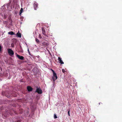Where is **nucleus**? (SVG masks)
<instances>
[{"mask_svg": "<svg viewBox=\"0 0 122 122\" xmlns=\"http://www.w3.org/2000/svg\"><path fill=\"white\" fill-rule=\"evenodd\" d=\"M35 92H37L39 94H41L42 93V91L40 88L37 87Z\"/></svg>", "mask_w": 122, "mask_h": 122, "instance_id": "20e7f679", "label": "nucleus"}, {"mask_svg": "<svg viewBox=\"0 0 122 122\" xmlns=\"http://www.w3.org/2000/svg\"><path fill=\"white\" fill-rule=\"evenodd\" d=\"M17 36L19 37H20L21 36V34L20 33H18L16 34Z\"/></svg>", "mask_w": 122, "mask_h": 122, "instance_id": "9d476101", "label": "nucleus"}, {"mask_svg": "<svg viewBox=\"0 0 122 122\" xmlns=\"http://www.w3.org/2000/svg\"><path fill=\"white\" fill-rule=\"evenodd\" d=\"M58 61L61 64H64V62L62 60L61 58L59 57H58Z\"/></svg>", "mask_w": 122, "mask_h": 122, "instance_id": "423d86ee", "label": "nucleus"}, {"mask_svg": "<svg viewBox=\"0 0 122 122\" xmlns=\"http://www.w3.org/2000/svg\"><path fill=\"white\" fill-rule=\"evenodd\" d=\"M10 95L9 96H7V97H10Z\"/></svg>", "mask_w": 122, "mask_h": 122, "instance_id": "412c9836", "label": "nucleus"}, {"mask_svg": "<svg viewBox=\"0 0 122 122\" xmlns=\"http://www.w3.org/2000/svg\"><path fill=\"white\" fill-rule=\"evenodd\" d=\"M52 70L53 72V76L52 78L53 81H54L56 80L57 79V77L56 73L53 70Z\"/></svg>", "mask_w": 122, "mask_h": 122, "instance_id": "f257e3e1", "label": "nucleus"}, {"mask_svg": "<svg viewBox=\"0 0 122 122\" xmlns=\"http://www.w3.org/2000/svg\"><path fill=\"white\" fill-rule=\"evenodd\" d=\"M33 7L35 10H36L37 9V8L38 7V4L36 2H34L33 4Z\"/></svg>", "mask_w": 122, "mask_h": 122, "instance_id": "7ed1b4c3", "label": "nucleus"}, {"mask_svg": "<svg viewBox=\"0 0 122 122\" xmlns=\"http://www.w3.org/2000/svg\"><path fill=\"white\" fill-rule=\"evenodd\" d=\"M100 103H99V105H100Z\"/></svg>", "mask_w": 122, "mask_h": 122, "instance_id": "4be33fe9", "label": "nucleus"}, {"mask_svg": "<svg viewBox=\"0 0 122 122\" xmlns=\"http://www.w3.org/2000/svg\"><path fill=\"white\" fill-rule=\"evenodd\" d=\"M15 114H16L15 112Z\"/></svg>", "mask_w": 122, "mask_h": 122, "instance_id": "5701e85b", "label": "nucleus"}, {"mask_svg": "<svg viewBox=\"0 0 122 122\" xmlns=\"http://www.w3.org/2000/svg\"><path fill=\"white\" fill-rule=\"evenodd\" d=\"M42 44L44 46H48V44L46 42H44L42 43Z\"/></svg>", "mask_w": 122, "mask_h": 122, "instance_id": "1a4fd4ad", "label": "nucleus"}, {"mask_svg": "<svg viewBox=\"0 0 122 122\" xmlns=\"http://www.w3.org/2000/svg\"><path fill=\"white\" fill-rule=\"evenodd\" d=\"M23 11V9L22 8H21L20 10V15H21V13H22Z\"/></svg>", "mask_w": 122, "mask_h": 122, "instance_id": "f8f14e48", "label": "nucleus"}, {"mask_svg": "<svg viewBox=\"0 0 122 122\" xmlns=\"http://www.w3.org/2000/svg\"><path fill=\"white\" fill-rule=\"evenodd\" d=\"M70 110H69V111L68 112V115H69V116H70Z\"/></svg>", "mask_w": 122, "mask_h": 122, "instance_id": "a211bd4d", "label": "nucleus"}, {"mask_svg": "<svg viewBox=\"0 0 122 122\" xmlns=\"http://www.w3.org/2000/svg\"><path fill=\"white\" fill-rule=\"evenodd\" d=\"M16 56L20 60H23L24 59V58L23 56H21L18 54H17Z\"/></svg>", "mask_w": 122, "mask_h": 122, "instance_id": "39448f33", "label": "nucleus"}, {"mask_svg": "<svg viewBox=\"0 0 122 122\" xmlns=\"http://www.w3.org/2000/svg\"><path fill=\"white\" fill-rule=\"evenodd\" d=\"M62 70L63 73H64L66 71L64 69H62Z\"/></svg>", "mask_w": 122, "mask_h": 122, "instance_id": "2eb2a0df", "label": "nucleus"}, {"mask_svg": "<svg viewBox=\"0 0 122 122\" xmlns=\"http://www.w3.org/2000/svg\"><path fill=\"white\" fill-rule=\"evenodd\" d=\"M21 122L20 120H19L18 121H15V122Z\"/></svg>", "mask_w": 122, "mask_h": 122, "instance_id": "f3484780", "label": "nucleus"}, {"mask_svg": "<svg viewBox=\"0 0 122 122\" xmlns=\"http://www.w3.org/2000/svg\"><path fill=\"white\" fill-rule=\"evenodd\" d=\"M54 117L55 119H56L57 118L56 115L55 114H54Z\"/></svg>", "mask_w": 122, "mask_h": 122, "instance_id": "4468645a", "label": "nucleus"}, {"mask_svg": "<svg viewBox=\"0 0 122 122\" xmlns=\"http://www.w3.org/2000/svg\"><path fill=\"white\" fill-rule=\"evenodd\" d=\"M27 89L29 92H31L33 90V88L30 86H27Z\"/></svg>", "mask_w": 122, "mask_h": 122, "instance_id": "0eeeda50", "label": "nucleus"}, {"mask_svg": "<svg viewBox=\"0 0 122 122\" xmlns=\"http://www.w3.org/2000/svg\"><path fill=\"white\" fill-rule=\"evenodd\" d=\"M8 52L9 54L11 56H12L14 54L13 51L11 49H9L8 50Z\"/></svg>", "mask_w": 122, "mask_h": 122, "instance_id": "f03ea898", "label": "nucleus"}, {"mask_svg": "<svg viewBox=\"0 0 122 122\" xmlns=\"http://www.w3.org/2000/svg\"><path fill=\"white\" fill-rule=\"evenodd\" d=\"M2 47L0 45V51L1 50Z\"/></svg>", "mask_w": 122, "mask_h": 122, "instance_id": "6ab92c4d", "label": "nucleus"}, {"mask_svg": "<svg viewBox=\"0 0 122 122\" xmlns=\"http://www.w3.org/2000/svg\"><path fill=\"white\" fill-rule=\"evenodd\" d=\"M36 42L37 43H39L40 42V41L39 40L37 39H36Z\"/></svg>", "mask_w": 122, "mask_h": 122, "instance_id": "ddd939ff", "label": "nucleus"}, {"mask_svg": "<svg viewBox=\"0 0 122 122\" xmlns=\"http://www.w3.org/2000/svg\"><path fill=\"white\" fill-rule=\"evenodd\" d=\"M39 37L40 38H41V35L40 34L39 35Z\"/></svg>", "mask_w": 122, "mask_h": 122, "instance_id": "aec40b11", "label": "nucleus"}, {"mask_svg": "<svg viewBox=\"0 0 122 122\" xmlns=\"http://www.w3.org/2000/svg\"><path fill=\"white\" fill-rule=\"evenodd\" d=\"M8 34L11 35H13L14 34V33L13 31H12L9 32H8Z\"/></svg>", "mask_w": 122, "mask_h": 122, "instance_id": "9b49d317", "label": "nucleus"}, {"mask_svg": "<svg viewBox=\"0 0 122 122\" xmlns=\"http://www.w3.org/2000/svg\"><path fill=\"white\" fill-rule=\"evenodd\" d=\"M42 34L45 36H46L45 34V30L44 28L42 27Z\"/></svg>", "mask_w": 122, "mask_h": 122, "instance_id": "6e6552de", "label": "nucleus"}, {"mask_svg": "<svg viewBox=\"0 0 122 122\" xmlns=\"http://www.w3.org/2000/svg\"><path fill=\"white\" fill-rule=\"evenodd\" d=\"M10 4L9 3H8L7 4V8H8V7L10 5Z\"/></svg>", "mask_w": 122, "mask_h": 122, "instance_id": "dca6fc26", "label": "nucleus"}]
</instances>
